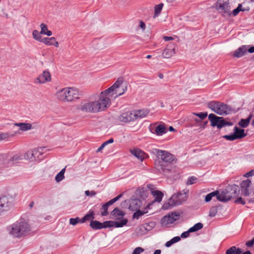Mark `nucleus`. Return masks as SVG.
Here are the masks:
<instances>
[{
  "mask_svg": "<svg viewBox=\"0 0 254 254\" xmlns=\"http://www.w3.org/2000/svg\"><path fill=\"white\" fill-rule=\"evenodd\" d=\"M120 83V81H116L110 87L101 92L97 100H88L90 105H91L93 113H98L104 111L110 106L111 100L109 98V94L111 92L116 90V89L119 87Z\"/></svg>",
  "mask_w": 254,
  "mask_h": 254,
  "instance_id": "1",
  "label": "nucleus"
},
{
  "mask_svg": "<svg viewBox=\"0 0 254 254\" xmlns=\"http://www.w3.org/2000/svg\"><path fill=\"white\" fill-rule=\"evenodd\" d=\"M55 96L61 102H72L79 99L82 96V93L74 87H66L58 89Z\"/></svg>",
  "mask_w": 254,
  "mask_h": 254,
  "instance_id": "2",
  "label": "nucleus"
},
{
  "mask_svg": "<svg viewBox=\"0 0 254 254\" xmlns=\"http://www.w3.org/2000/svg\"><path fill=\"white\" fill-rule=\"evenodd\" d=\"M127 223V219H124L121 222H115L113 221H106L101 223L97 220H92L90 222V226L94 230H100L103 228L115 227L116 228L122 227Z\"/></svg>",
  "mask_w": 254,
  "mask_h": 254,
  "instance_id": "3",
  "label": "nucleus"
},
{
  "mask_svg": "<svg viewBox=\"0 0 254 254\" xmlns=\"http://www.w3.org/2000/svg\"><path fill=\"white\" fill-rule=\"evenodd\" d=\"M30 230L29 224L23 221H17L11 225L10 234L14 237L20 238Z\"/></svg>",
  "mask_w": 254,
  "mask_h": 254,
  "instance_id": "4",
  "label": "nucleus"
},
{
  "mask_svg": "<svg viewBox=\"0 0 254 254\" xmlns=\"http://www.w3.org/2000/svg\"><path fill=\"white\" fill-rule=\"evenodd\" d=\"M207 107L220 115H226L230 113L231 108L226 104L219 101H212L207 103Z\"/></svg>",
  "mask_w": 254,
  "mask_h": 254,
  "instance_id": "5",
  "label": "nucleus"
},
{
  "mask_svg": "<svg viewBox=\"0 0 254 254\" xmlns=\"http://www.w3.org/2000/svg\"><path fill=\"white\" fill-rule=\"evenodd\" d=\"M22 159V156L19 154L11 157L6 154H0V170L8 167Z\"/></svg>",
  "mask_w": 254,
  "mask_h": 254,
  "instance_id": "6",
  "label": "nucleus"
},
{
  "mask_svg": "<svg viewBox=\"0 0 254 254\" xmlns=\"http://www.w3.org/2000/svg\"><path fill=\"white\" fill-rule=\"evenodd\" d=\"M186 194L178 192L173 195L169 199L168 202L165 203L163 206V209H168L171 207L179 205L186 200Z\"/></svg>",
  "mask_w": 254,
  "mask_h": 254,
  "instance_id": "7",
  "label": "nucleus"
},
{
  "mask_svg": "<svg viewBox=\"0 0 254 254\" xmlns=\"http://www.w3.org/2000/svg\"><path fill=\"white\" fill-rule=\"evenodd\" d=\"M154 151L157 158L163 162L171 164L175 160V156L167 151L155 149Z\"/></svg>",
  "mask_w": 254,
  "mask_h": 254,
  "instance_id": "8",
  "label": "nucleus"
},
{
  "mask_svg": "<svg viewBox=\"0 0 254 254\" xmlns=\"http://www.w3.org/2000/svg\"><path fill=\"white\" fill-rule=\"evenodd\" d=\"M208 119L211 122V126H216L218 128H221L226 126H232V124L226 122L222 117H217L214 114H210L208 116Z\"/></svg>",
  "mask_w": 254,
  "mask_h": 254,
  "instance_id": "9",
  "label": "nucleus"
},
{
  "mask_svg": "<svg viewBox=\"0 0 254 254\" xmlns=\"http://www.w3.org/2000/svg\"><path fill=\"white\" fill-rule=\"evenodd\" d=\"M213 7L222 13L228 14L229 15L231 14L230 5L228 1L218 0L214 4Z\"/></svg>",
  "mask_w": 254,
  "mask_h": 254,
  "instance_id": "10",
  "label": "nucleus"
},
{
  "mask_svg": "<svg viewBox=\"0 0 254 254\" xmlns=\"http://www.w3.org/2000/svg\"><path fill=\"white\" fill-rule=\"evenodd\" d=\"M149 129L151 133L158 136H161L167 132V128L164 124H160L158 125L156 123L151 124Z\"/></svg>",
  "mask_w": 254,
  "mask_h": 254,
  "instance_id": "11",
  "label": "nucleus"
},
{
  "mask_svg": "<svg viewBox=\"0 0 254 254\" xmlns=\"http://www.w3.org/2000/svg\"><path fill=\"white\" fill-rule=\"evenodd\" d=\"M52 81V75L48 69H46L40 74L35 79L34 83L44 84Z\"/></svg>",
  "mask_w": 254,
  "mask_h": 254,
  "instance_id": "12",
  "label": "nucleus"
},
{
  "mask_svg": "<svg viewBox=\"0 0 254 254\" xmlns=\"http://www.w3.org/2000/svg\"><path fill=\"white\" fill-rule=\"evenodd\" d=\"M179 213L174 212L168 215L164 216L161 219V224L163 226H167L173 224L176 221L179 220L180 218Z\"/></svg>",
  "mask_w": 254,
  "mask_h": 254,
  "instance_id": "13",
  "label": "nucleus"
},
{
  "mask_svg": "<svg viewBox=\"0 0 254 254\" xmlns=\"http://www.w3.org/2000/svg\"><path fill=\"white\" fill-rule=\"evenodd\" d=\"M176 48V44L171 43L168 44L166 48L164 50L162 53V56L164 58H170L175 55Z\"/></svg>",
  "mask_w": 254,
  "mask_h": 254,
  "instance_id": "14",
  "label": "nucleus"
},
{
  "mask_svg": "<svg viewBox=\"0 0 254 254\" xmlns=\"http://www.w3.org/2000/svg\"><path fill=\"white\" fill-rule=\"evenodd\" d=\"M119 120L122 122L127 123L135 120L133 111L123 113L118 117Z\"/></svg>",
  "mask_w": 254,
  "mask_h": 254,
  "instance_id": "15",
  "label": "nucleus"
},
{
  "mask_svg": "<svg viewBox=\"0 0 254 254\" xmlns=\"http://www.w3.org/2000/svg\"><path fill=\"white\" fill-rule=\"evenodd\" d=\"M11 206L9 198L6 196L0 198V214L4 211H8Z\"/></svg>",
  "mask_w": 254,
  "mask_h": 254,
  "instance_id": "16",
  "label": "nucleus"
},
{
  "mask_svg": "<svg viewBox=\"0 0 254 254\" xmlns=\"http://www.w3.org/2000/svg\"><path fill=\"white\" fill-rule=\"evenodd\" d=\"M147 187L148 190L150 191L151 194L154 197L155 201L158 202H161L164 195L163 193L159 190H155L154 186L152 185H147Z\"/></svg>",
  "mask_w": 254,
  "mask_h": 254,
  "instance_id": "17",
  "label": "nucleus"
},
{
  "mask_svg": "<svg viewBox=\"0 0 254 254\" xmlns=\"http://www.w3.org/2000/svg\"><path fill=\"white\" fill-rule=\"evenodd\" d=\"M251 182L249 179L243 181L241 183V194L244 196H248L250 194Z\"/></svg>",
  "mask_w": 254,
  "mask_h": 254,
  "instance_id": "18",
  "label": "nucleus"
},
{
  "mask_svg": "<svg viewBox=\"0 0 254 254\" xmlns=\"http://www.w3.org/2000/svg\"><path fill=\"white\" fill-rule=\"evenodd\" d=\"M122 194H120L118 196L109 200L106 203L104 204L102 206V209L103 210V211L101 212V215L102 216H107L108 214V207L113 204V203H114L117 200H118L120 199V198L122 196Z\"/></svg>",
  "mask_w": 254,
  "mask_h": 254,
  "instance_id": "19",
  "label": "nucleus"
},
{
  "mask_svg": "<svg viewBox=\"0 0 254 254\" xmlns=\"http://www.w3.org/2000/svg\"><path fill=\"white\" fill-rule=\"evenodd\" d=\"M120 81V84H119V87L116 89V90H114L111 92L109 94V98H110V96H112L114 98H116L119 96L123 95L125 91L127 90V87L124 88H121V85L123 83V80L120 78H118L117 81Z\"/></svg>",
  "mask_w": 254,
  "mask_h": 254,
  "instance_id": "20",
  "label": "nucleus"
},
{
  "mask_svg": "<svg viewBox=\"0 0 254 254\" xmlns=\"http://www.w3.org/2000/svg\"><path fill=\"white\" fill-rule=\"evenodd\" d=\"M131 153L141 160L147 157L148 155L140 149H133L130 151Z\"/></svg>",
  "mask_w": 254,
  "mask_h": 254,
  "instance_id": "21",
  "label": "nucleus"
},
{
  "mask_svg": "<svg viewBox=\"0 0 254 254\" xmlns=\"http://www.w3.org/2000/svg\"><path fill=\"white\" fill-rule=\"evenodd\" d=\"M79 109L84 113H93L91 105H90L88 100L82 102L80 105Z\"/></svg>",
  "mask_w": 254,
  "mask_h": 254,
  "instance_id": "22",
  "label": "nucleus"
},
{
  "mask_svg": "<svg viewBox=\"0 0 254 254\" xmlns=\"http://www.w3.org/2000/svg\"><path fill=\"white\" fill-rule=\"evenodd\" d=\"M226 254H252L250 251H247L242 253V251L240 248H237L235 246H232L226 250Z\"/></svg>",
  "mask_w": 254,
  "mask_h": 254,
  "instance_id": "23",
  "label": "nucleus"
},
{
  "mask_svg": "<svg viewBox=\"0 0 254 254\" xmlns=\"http://www.w3.org/2000/svg\"><path fill=\"white\" fill-rule=\"evenodd\" d=\"M111 214L113 217V218L116 219V220H121L120 221L121 222L122 220L124 219L125 218H123L125 213L118 209V208H115L111 212Z\"/></svg>",
  "mask_w": 254,
  "mask_h": 254,
  "instance_id": "24",
  "label": "nucleus"
},
{
  "mask_svg": "<svg viewBox=\"0 0 254 254\" xmlns=\"http://www.w3.org/2000/svg\"><path fill=\"white\" fill-rule=\"evenodd\" d=\"M42 43L48 46H54L56 47H58L59 43L56 41L55 37L51 38H44L42 41Z\"/></svg>",
  "mask_w": 254,
  "mask_h": 254,
  "instance_id": "25",
  "label": "nucleus"
},
{
  "mask_svg": "<svg viewBox=\"0 0 254 254\" xmlns=\"http://www.w3.org/2000/svg\"><path fill=\"white\" fill-rule=\"evenodd\" d=\"M247 46L245 45L241 46L234 52L233 53V56L237 58L243 57L247 53Z\"/></svg>",
  "mask_w": 254,
  "mask_h": 254,
  "instance_id": "26",
  "label": "nucleus"
},
{
  "mask_svg": "<svg viewBox=\"0 0 254 254\" xmlns=\"http://www.w3.org/2000/svg\"><path fill=\"white\" fill-rule=\"evenodd\" d=\"M149 112V111L146 109L133 111L135 120L138 118H143L146 117Z\"/></svg>",
  "mask_w": 254,
  "mask_h": 254,
  "instance_id": "27",
  "label": "nucleus"
},
{
  "mask_svg": "<svg viewBox=\"0 0 254 254\" xmlns=\"http://www.w3.org/2000/svg\"><path fill=\"white\" fill-rule=\"evenodd\" d=\"M33 150L36 161H37L41 159V156H42V154L45 152L46 148L45 147H38L33 149Z\"/></svg>",
  "mask_w": 254,
  "mask_h": 254,
  "instance_id": "28",
  "label": "nucleus"
},
{
  "mask_svg": "<svg viewBox=\"0 0 254 254\" xmlns=\"http://www.w3.org/2000/svg\"><path fill=\"white\" fill-rule=\"evenodd\" d=\"M216 197L217 200L222 202L227 201L230 200L231 198L229 195H227V193L225 191H222L221 193H219L218 190Z\"/></svg>",
  "mask_w": 254,
  "mask_h": 254,
  "instance_id": "29",
  "label": "nucleus"
},
{
  "mask_svg": "<svg viewBox=\"0 0 254 254\" xmlns=\"http://www.w3.org/2000/svg\"><path fill=\"white\" fill-rule=\"evenodd\" d=\"M234 134L237 139L243 138L247 135V134L245 133V130L244 129L239 128L237 127H234Z\"/></svg>",
  "mask_w": 254,
  "mask_h": 254,
  "instance_id": "30",
  "label": "nucleus"
},
{
  "mask_svg": "<svg viewBox=\"0 0 254 254\" xmlns=\"http://www.w3.org/2000/svg\"><path fill=\"white\" fill-rule=\"evenodd\" d=\"M141 205V202L138 199H134L131 201L129 207L132 210L139 209Z\"/></svg>",
  "mask_w": 254,
  "mask_h": 254,
  "instance_id": "31",
  "label": "nucleus"
},
{
  "mask_svg": "<svg viewBox=\"0 0 254 254\" xmlns=\"http://www.w3.org/2000/svg\"><path fill=\"white\" fill-rule=\"evenodd\" d=\"M41 27V33L42 34L46 35L48 36H50L52 35L51 31L49 30L47 28V25L44 23H42L40 25Z\"/></svg>",
  "mask_w": 254,
  "mask_h": 254,
  "instance_id": "32",
  "label": "nucleus"
},
{
  "mask_svg": "<svg viewBox=\"0 0 254 254\" xmlns=\"http://www.w3.org/2000/svg\"><path fill=\"white\" fill-rule=\"evenodd\" d=\"M94 219V213L93 211H89L88 213L85 215L81 218V223H84L86 221L93 220Z\"/></svg>",
  "mask_w": 254,
  "mask_h": 254,
  "instance_id": "33",
  "label": "nucleus"
},
{
  "mask_svg": "<svg viewBox=\"0 0 254 254\" xmlns=\"http://www.w3.org/2000/svg\"><path fill=\"white\" fill-rule=\"evenodd\" d=\"M15 125L19 127L20 129L22 131H26L31 128V125L27 123L15 124Z\"/></svg>",
  "mask_w": 254,
  "mask_h": 254,
  "instance_id": "34",
  "label": "nucleus"
},
{
  "mask_svg": "<svg viewBox=\"0 0 254 254\" xmlns=\"http://www.w3.org/2000/svg\"><path fill=\"white\" fill-rule=\"evenodd\" d=\"M24 158L26 159H28L31 161H36V159L35 158L33 150H29L24 155Z\"/></svg>",
  "mask_w": 254,
  "mask_h": 254,
  "instance_id": "35",
  "label": "nucleus"
},
{
  "mask_svg": "<svg viewBox=\"0 0 254 254\" xmlns=\"http://www.w3.org/2000/svg\"><path fill=\"white\" fill-rule=\"evenodd\" d=\"M252 116L250 115L247 119H241L239 123V125L242 127H246L248 126L250 120L251 119Z\"/></svg>",
  "mask_w": 254,
  "mask_h": 254,
  "instance_id": "36",
  "label": "nucleus"
},
{
  "mask_svg": "<svg viewBox=\"0 0 254 254\" xmlns=\"http://www.w3.org/2000/svg\"><path fill=\"white\" fill-rule=\"evenodd\" d=\"M41 34H42L41 33V32H39L38 31H37L36 30H33V32H32V35H33V38L35 40H36L38 41L41 42H42L43 39L42 38Z\"/></svg>",
  "mask_w": 254,
  "mask_h": 254,
  "instance_id": "37",
  "label": "nucleus"
},
{
  "mask_svg": "<svg viewBox=\"0 0 254 254\" xmlns=\"http://www.w3.org/2000/svg\"><path fill=\"white\" fill-rule=\"evenodd\" d=\"M65 168L63 169L56 176L55 180L57 182H60L64 178V174Z\"/></svg>",
  "mask_w": 254,
  "mask_h": 254,
  "instance_id": "38",
  "label": "nucleus"
},
{
  "mask_svg": "<svg viewBox=\"0 0 254 254\" xmlns=\"http://www.w3.org/2000/svg\"><path fill=\"white\" fill-rule=\"evenodd\" d=\"M203 227V224L201 223H197L189 229V232H194L197 231Z\"/></svg>",
  "mask_w": 254,
  "mask_h": 254,
  "instance_id": "39",
  "label": "nucleus"
},
{
  "mask_svg": "<svg viewBox=\"0 0 254 254\" xmlns=\"http://www.w3.org/2000/svg\"><path fill=\"white\" fill-rule=\"evenodd\" d=\"M245 10H249V9L243 8L242 5L239 4L238 6L232 11V14L234 16H236L239 14L240 11H244Z\"/></svg>",
  "mask_w": 254,
  "mask_h": 254,
  "instance_id": "40",
  "label": "nucleus"
},
{
  "mask_svg": "<svg viewBox=\"0 0 254 254\" xmlns=\"http://www.w3.org/2000/svg\"><path fill=\"white\" fill-rule=\"evenodd\" d=\"M217 194V190L214 191L213 192H211L208 194H207L205 198V201L206 202H209L210 201L213 197L216 196V195Z\"/></svg>",
  "mask_w": 254,
  "mask_h": 254,
  "instance_id": "41",
  "label": "nucleus"
},
{
  "mask_svg": "<svg viewBox=\"0 0 254 254\" xmlns=\"http://www.w3.org/2000/svg\"><path fill=\"white\" fill-rule=\"evenodd\" d=\"M79 223H81V218H80L78 217L74 218H70L69 219L70 224H71L73 226L76 225Z\"/></svg>",
  "mask_w": 254,
  "mask_h": 254,
  "instance_id": "42",
  "label": "nucleus"
},
{
  "mask_svg": "<svg viewBox=\"0 0 254 254\" xmlns=\"http://www.w3.org/2000/svg\"><path fill=\"white\" fill-rule=\"evenodd\" d=\"M193 115L199 118L200 120H204L207 116V113L206 112H200L198 113H192Z\"/></svg>",
  "mask_w": 254,
  "mask_h": 254,
  "instance_id": "43",
  "label": "nucleus"
},
{
  "mask_svg": "<svg viewBox=\"0 0 254 254\" xmlns=\"http://www.w3.org/2000/svg\"><path fill=\"white\" fill-rule=\"evenodd\" d=\"M163 6V3H160L158 5H156L155 6V14L156 15L160 14V13L161 12V11L162 9Z\"/></svg>",
  "mask_w": 254,
  "mask_h": 254,
  "instance_id": "44",
  "label": "nucleus"
},
{
  "mask_svg": "<svg viewBox=\"0 0 254 254\" xmlns=\"http://www.w3.org/2000/svg\"><path fill=\"white\" fill-rule=\"evenodd\" d=\"M197 179L196 177L192 176L190 177L187 182V185H190L194 184L196 182Z\"/></svg>",
  "mask_w": 254,
  "mask_h": 254,
  "instance_id": "45",
  "label": "nucleus"
},
{
  "mask_svg": "<svg viewBox=\"0 0 254 254\" xmlns=\"http://www.w3.org/2000/svg\"><path fill=\"white\" fill-rule=\"evenodd\" d=\"M223 137L228 140L233 141L237 139L236 136L234 134H232L230 135H225L223 136Z\"/></svg>",
  "mask_w": 254,
  "mask_h": 254,
  "instance_id": "46",
  "label": "nucleus"
},
{
  "mask_svg": "<svg viewBox=\"0 0 254 254\" xmlns=\"http://www.w3.org/2000/svg\"><path fill=\"white\" fill-rule=\"evenodd\" d=\"M144 214V212L138 210L133 213V217L134 218H136V219H138L139 218V217H140Z\"/></svg>",
  "mask_w": 254,
  "mask_h": 254,
  "instance_id": "47",
  "label": "nucleus"
},
{
  "mask_svg": "<svg viewBox=\"0 0 254 254\" xmlns=\"http://www.w3.org/2000/svg\"><path fill=\"white\" fill-rule=\"evenodd\" d=\"M144 250L141 247H137L134 250L132 254H140Z\"/></svg>",
  "mask_w": 254,
  "mask_h": 254,
  "instance_id": "48",
  "label": "nucleus"
},
{
  "mask_svg": "<svg viewBox=\"0 0 254 254\" xmlns=\"http://www.w3.org/2000/svg\"><path fill=\"white\" fill-rule=\"evenodd\" d=\"M254 245V238H253L252 240L247 241L246 243V245L248 247H252Z\"/></svg>",
  "mask_w": 254,
  "mask_h": 254,
  "instance_id": "49",
  "label": "nucleus"
},
{
  "mask_svg": "<svg viewBox=\"0 0 254 254\" xmlns=\"http://www.w3.org/2000/svg\"><path fill=\"white\" fill-rule=\"evenodd\" d=\"M114 142V139L113 138H111L110 139H109L107 141H105L103 142L102 145H103L104 147L108 145L109 144L112 143Z\"/></svg>",
  "mask_w": 254,
  "mask_h": 254,
  "instance_id": "50",
  "label": "nucleus"
},
{
  "mask_svg": "<svg viewBox=\"0 0 254 254\" xmlns=\"http://www.w3.org/2000/svg\"><path fill=\"white\" fill-rule=\"evenodd\" d=\"M86 195L87 196H94L96 195V193L94 191L86 190L85 192Z\"/></svg>",
  "mask_w": 254,
  "mask_h": 254,
  "instance_id": "51",
  "label": "nucleus"
},
{
  "mask_svg": "<svg viewBox=\"0 0 254 254\" xmlns=\"http://www.w3.org/2000/svg\"><path fill=\"white\" fill-rule=\"evenodd\" d=\"M247 48H246L247 52H248L250 53H254V46L250 47V46L246 45Z\"/></svg>",
  "mask_w": 254,
  "mask_h": 254,
  "instance_id": "52",
  "label": "nucleus"
},
{
  "mask_svg": "<svg viewBox=\"0 0 254 254\" xmlns=\"http://www.w3.org/2000/svg\"><path fill=\"white\" fill-rule=\"evenodd\" d=\"M235 202L236 203L242 204H245V201L243 200V199L241 197H238L237 199H236L235 200Z\"/></svg>",
  "mask_w": 254,
  "mask_h": 254,
  "instance_id": "53",
  "label": "nucleus"
},
{
  "mask_svg": "<svg viewBox=\"0 0 254 254\" xmlns=\"http://www.w3.org/2000/svg\"><path fill=\"white\" fill-rule=\"evenodd\" d=\"M139 26L143 31H144L145 29V28H146L145 24L142 21H139Z\"/></svg>",
  "mask_w": 254,
  "mask_h": 254,
  "instance_id": "54",
  "label": "nucleus"
},
{
  "mask_svg": "<svg viewBox=\"0 0 254 254\" xmlns=\"http://www.w3.org/2000/svg\"><path fill=\"white\" fill-rule=\"evenodd\" d=\"M254 175V169L252 170L251 171H249V172L247 173L244 176L246 177H251L252 176Z\"/></svg>",
  "mask_w": 254,
  "mask_h": 254,
  "instance_id": "55",
  "label": "nucleus"
},
{
  "mask_svg": "<svg viewBox=\"0 0 254 254\" xmlns=\"http://www.w3.org/2000/svg\"><path fill=\"white\" fill-rule=\"evenodd\" d=\"M190 233H191V232H189V230L188 231L183 233L181 235V237L182 238H187L189 236Z\"/></svg>",
  "mask_w": 254,
  "mask_h": 254,
  "instance_id": "56",
  "label": "nucleus"
},
{
  "mask_svg": "<svg viewBox=\"0 0 254 254\" xmlns=\"http://www.w3.org/2000/svg\"><path fill=\"white\" fill-rule=\"evenodd\" d=\"M171 240L173 241V243L174 244V243H176L180 241L181 240V238L179 236H176V237H175L173 238H172Z\"/></svg>",
  "mask_w": 254,
  "mask_h": 254,
  "instance_id": "57",
  "label": "nucleus"
},
{
  "mask_svg": "<svg viewBox=\"0 0 254 254\" xmlns=\"http://www.w3.org/2000/svg\"><path fill=\"white\" fill-rule=\"evenodd\" d=\"M173 242L172 240L167 242L165 244V246L166 247H170L173 244Z\"/></svg>",
  "mask_w": 254,
  "mask_h": 254,
  "instance_id": "58",
  "label": "nucleus"
},
{
  "mask_svg": "<svg viewBox=\"0 0 254 254\" xmlns=\"http://www.w3.org/2000/svg\"><path fill=\"white\" fill-rule=\"evenodd\" d=\"M163 39L165 41H168L173 40L174 39V38L172 37H170V36H164Z\"/></svg>",
  "mask_w": 254,
  "mask_h": 254,
  "instance_id": "59",
  "label": "nucleus"
},
{
  "mask_svg": "<svg viewBox=\"0 0 254 254\" xmlns=\"http://www.w3.org/2000/svg\"><path fill=\"white\" fill-rule=\"evenodd\" d=\"M105 147L101 144V145L98 148L97 152H100Z\"/></svg>",
  "mask_w": 254,
  "mask_h": 254,
  "instance_id": "60",
  "label": "nucleus"
},
{
  "mask_svg": "<svg viewBox=\"0 0 254 254\" xmlns=\"http://www.w3.org/2000/svg\"><path fill=\"white\" fill-rule=\"evenodd\" d=\"M105 147L101 144V145L98 148L97 152H100Z\"/></svg>",
  "mask_w": 254,
  "mask_h": 254,
  "instance_id": "61",
  "label": "nucleus"
},
{
  "mask_svg": "<svg viewBox=\"0 0 254 254\" xmlns=\"http://www.w3.org/2000/svg\"><path fill=\"white\" fill-rule=\"evenodd\" d=\"M161 251L160 250H156L154 252V254H161Z\"/></svg>",
  "mask_w": 254,
  "mask_h": 254,
  "instance_id": "62",
  "label": "nucleus"
},
{
  "mask_svg": "<svg viewBox=\"0 0 254 254\" xmlns=\"http://www.w3.org/2000/svg\"><path fill=\"white\" fill-rule=\"evenodd\" d=\"M169 130L170 131H173L175 130V129L174 128L172 127V126H170L169 128Z\"/></svg>",
  "mask_w": 254,
  "mask_h": 254,
  "instance_id": "63",
  "label": "nucleus"
},
{
  "mask_svg": "<svg viewBox=\"0 0 254 254\" xmlns=\"http://www.w3.org/2000/svg\"><path fill=\"white\" fill-rule=\"evenodd\" d=\"M194 120L196 122H197V123H198V122H200V120H198V119H196V118H194Z\"/></svg>",
  "mask_w": 254,
  "mask_h": 254,
  "instance_id": "64",
  "label": "nucleus"
}]
</instances>
